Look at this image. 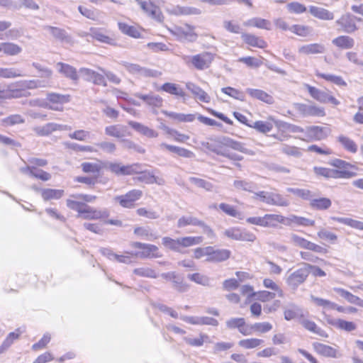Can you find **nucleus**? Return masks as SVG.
Listing matches in <instances>:
<instances>
[{
	"label": "nucleus",
	"instance_id": "f257e3e1",
	"mask_svg": "<svg viewBox=\"0 0 363 363\" xmlns=\"http://www.w3.org/2000/svg\"><path fill=\"white\" fill-rule=\"evenodd\" d=\"M96 196L86 194H74L66 201L67 206L77 213L78 216L86 220H104L110 216L107 209H99L88 205L94 201Z\"/></svg>",
	"mask_w": 363,
	"mask_h": 363
},
{
	"label": "nucleus",
	"instance_id": "f03ea898",
	"mask_svg": "<svg viewBox=\"0 0 363 363\" xmlns=\"http://www.w3.org/2000/svg\"><path fill=\"white\" fill-rule=\"evenodd\" d=\"M141 11L150 18L162 23L164 20L161 2L162 0H135Z\"/></svg>",
	"mask_w": 363,
	"mask_h": 363
},
{
	"label": "nucleus",
	"instance_id": "7ed1b4c3",
	"mask_svg": "<svg viewBox=\"0 0 363 363\" xmlns=\"http://www.w3.org/2000/svg\"><path fill=\"white\" fill-rule=\"evenodd\" d=\"M333 167V174L335 179H351L357 175L359 167L354 164L348 162L341 159H335L330 162Z\"/></svg>",
	"mask_w": 363,
	"mask_h": 363
},
{
	"label": "nucleus",
	"instance_id": "20e7f679",
	"mask_svg": "<svg viewBox=\"0 0 363 363\" xmlns=\"http://www.w3.org/2000/svg\"><path fill=\"white\" fill-rule=\"evenodd\" d=\"M286 218L279 214H264L263 216H252L247 218V223L263 228H276L285 223Z\"/></svg>",
	"mask_w": 363,
	"mask_h": 363
},
{
	"label": "nucleus",
	"instance_id": "39448f33",
	"mask_svg": "<svg viewBox=\"0 0 363 363\" xmlns=\"http://www.w3.org/2000/svg\"><path fill=\"white\" fill-rule=\"evenodd\" d=\"M195 29V26L186 22L180 21L173 25L169 30L178 39L193 42L198 37Z\"/></svg>",
	"mask_w": 363,
	"mask_h": 363
},
{
	"label": "nucleus",
	"instance_id": "423d86ee",
	"mask_svg": "<svg viewBox=\"0 0 363 363\" xmlns=\"http://www.w3.org/2000/svg\"><path fill=\"white\" fill-rule=\"evenodd\" d=\"M274 128H276L277 132L272 135V137L280 141H283L291 138V133L303 132V128L301 126L289 123L278 119H276Z\"/></svg>",
	"mask_w": 363,
	"mask_h": 363
},
{
	"label": "nucleus",
	"instance_id": "0eeeda50",
	"mask_svg": "<svg viewBox=\"0 0 363 363\" xmlns=\"http://www.w3.org/2000/svg\"><path fill=\"white\" fill-rule=\"evenodd\" d=\"M143 195V192L142 190L133 189L124 194L116 196L114 199L121 207L131 209L136 206Z\"/></svg>",
	"mask_w": 363,
	"mask_h": 363
},
{
	"label": "nucleus",
	"instance_id": "6e6552de",
	"mask_svg": "<svg viewBox=\"0 0 363 363\" xmlns=\"http://www.w3.org/2000/svg\"><path fill=\"white\" fill-rule=\"evenodd\" d=\"M69 94H61L55 92H50L46 95L44 101V107L57 111H62L64 105L70 101Z\"/></svg>",
	"mask_w": 363,
	"mask_h": 363
},
{
	"label": "nucleus",
	"instance_id": "1a4fd4ad",
	"mask_svg": "<svg viewBox=\"0 0 363 363\" xmlns=\"http://www.w3.org/2000/svg\"><path fill=\"white\" fill-rule=\"evenodd\" d=\"M215 58V53L206 51L191 56L188 63L197 70H204L211 67Z\"/></svg>",
	"mask_w": 363,
	"mask_h": 363
},
{
	"label": "nucleus",
	"instance_id": "9d476101",
	"mask_svg": "<svg viewBox=\"0 0 363 363\" xmlns=\"http://www.w3.org/2000/svg\"><path fill=\"white\" fill-rule=\"evenodd\" d=\"M294 108L296 113L302 117H324L326 115L325 108L315 104L295 103Z\"/></svg>",
	"mask_w": 363,
	"mask_h": 363
},
{
	"label": "nucleus",
	"instance_id": "9b49d317",
	"mask_svg": "<svg viewBox=\"0 0 363 363\" xmlns=\"http://www.w3.org/2000/svg\"><path fill=\"white\" fill-rule=\"evenodd\" d=\"M30 165L27 166L26 170L33 177L43 182L50 179L51 174L45 171L39 170L38 167H45L48 164V161L41 158H31L28 160Z\"/></svg>",
	"mask_w": 363,
	"mask_h": 363
},
{
	"label": "nucleus",
	"instance_id": "f8f14e48",
	"mask_svg": "<svg viewBox=\"0 0 363 363\" xmlns=\"http://www.w3.org/2000/svg\"><path fill=\"white\" fill-rule=\"evenodd\" d=\"M329 133L330 130L326 127L310 125L306 127V129L303 128V132H299L298 133L303 134L302 137L300 138L301 140L306 142H312L321 140L327 138Z\"/></svg>",
	"mask_w": 363,
	"mask_h": 363
},
{
	"label": "nucleus",
	"instance_id": "ddd939ff",
	"mask_svg": "<svg viewBox=\"0 0 363 363\" xmlns=\"http://www.w3.org/2000/svg\"><path fill=\"white\" fill-rule=\"evenodd\" d=\"M90 35L93 39L101 43L113 46L117 45V36L116 33L104 28H91Z\"/></svg>",
	"mask_w": 363,
	"mask_h": 363
},
{
	"label": "nucleus",
	"instance_id": "4468645a",
	"mask_svg": "<svg viewBox=\"0 0 363 363\" xmlns=\"http://www.w3.org/2000/svg\"><path fill=\"white\" fill-rule=\"evenodd\" d=\"M134 248L139 250L135 255L141 258L155 259L160 258L162 254L157 246L152 244L136 242L133 244Z\"/></svg>",
	"mask_w": 363,
	"mask_h": 363
},
{
	"label": "nucleus",
	"instance_id": "2eb2a0df",
	"mask_svg": "<svg viewBox=\"0 0 363 363\" xmlns=\"http://www.w3.org/2000/svg\"><path fill=\"white\" fill-rule=\"evenodd\" d=\"M323 318L325 323L341 330L352 332L357 329V325L353 321H348L342 318H335L331 314L323 311Z\"/></svg>",
	"mask_w": 363,
	"mask_h": 363
},
{
	"label": "nucleus",
	"instance_id": "dca6fc26",
	"mask_svg": "<svg viewBox=\"0 0 363 363\" xmlns=\"http://www.w3.org/2000/svg\"><path fill=\"white\" fill-rule=\"evenodd\" d=\"M256 196L263 202L269 205L278 206H287L289 205L287 199L280 194L267 193L262 191L256 193Z\"/></svg>",
	"mask_w": 363,
	"mask_h": 363
},
{
	"label": "nucleus",
	"instance_id": "f3484780",
	"mask_svg": "<svg viewBox=\"0 0 363 363\" xmlns=\"http://www.w3.org/2000/svg\"><path fill=\"white\" fill-rule=\"evenodd\" d=\"M291 241L296 246L301 248L308 250L319 254L328 253L327 248L312 242L307 239L300 237L297 235H293L291 236Z\"/></svg>",
	"mask_w": 363,
	"mask_h": 363
},
{
	"label": "nucleus",
	"instance_id": "a211bd4d",
	"mask_svg": "<svg viewBox=\"0 0 363 363\" xmlns=\"http://www.w3.org/2000/svg\"><path fill=\"white\" fill-rule=\"evenodd\" d=\"M138 164L123 165L121 163L111 162L108 165L110 171L116 175H132L139 173Z\"/></svg>",
	"mask_w": 363,
	"mask_h": 363
},
{
	"label": "nucleus",
	"instance_id": "6ab92c4d",
	"mask_svg": "<svg viewBox=\"0 0 363 363\" xmlns=\"http://www.w3.org/2000/svg\"><path fill=\"white\" fill-rule=\"evenodd\" d=\"M226 326L229 329H238L245 336L252 335V325L246 323L243 318H233L226 322Z\"/></svg>",
	"mask_w": 363,
	"mask_h": 363
},
{
	"label": "nucleus",
	"instance_id": "aec40b11",
	"mask_svg": "<svg viewBox=\"0 0 363 363\" xmlns=\"http://www.w3.org/2000/svg\"><path fill=\"white\" fill-rule=\"evenodd\" d=\"M308 277V268L306 264L304 267L299 268L292 272L287 278L286 282L289 286L296 288L299 285L303 284Z\"/></svg>",
	"mask_w": 363,
	"mask_h": 363
},
{
	"label": "nucleus",
	"instance_id": "412c9836",
	"mask_svg": "<svg viewBox=\"0 0 363 363\" xmlns=\"http://www.w3.org/2000/svg\"><path fill=\"white\" fill-rule=\"evenodd\" d=\"M335 23L340 27V30L346 33H352L358 30V27L354 21L350 13L342 15Z\"/></svg>",
	"mask_w": 363,
	"mask_h": 363
},
{
	"label": "nucleus",
	"instance_id": "4be33fe9",
	"mask_svg": "<svg viewBox=\"0 0 363 363\" xmlns=\"http://www.w3.org/2000/svg\"><path fill=\"white\" fill-rule=\"evenodd\" d=\"M241 38L245 44L249 47L259 49H265L268 47L267 42L255 33H243L241 35Z\"/></svg>",
	"mask_w": 363,
	"mask_h": 363
},
{
	"label": "nucleus",
	"instance_id": "5701e85b",
	"mask_svg": "<svg viewBox=\"0 0 363 363\" xmlns=\"http://www.w3.org/2000/svg\"><path fill=\"white\" fill-rule=\"evenodd\" d=\"M118 27L122 33L133 38H141L144 32V29L138 24L129 25L125 22H118Z\"/></svg>",
	"mask_w": 363,
	"mask_h": 363
},
{
	"label": "nucleus",
	"instance_id": "b1692460",
	"mask_svg": "<svg viewBox=\"0 0 363 363\" xmlns=\"http://www.w3.org/2000/svg\"><path fill=\"white\" fill-rule=\"evenodd\" d=\"M211 250L208 251V257L206 261L210 262H220L228 259L231 255V252L227 249H215L209 246Z\"/></svg>",
	"mask_w": 363,
	"mask_h": 363
},
{
	"label": "nucleus",
	"instance_id": "393cba45",
	"mask_svg": "<svg viewBox=\"0 0 363 363\" xmlns=\"http://www.w3.org/2000/svg\"><path fill=\"white\" fill-rule=\"evenodd\" d=\"M308 11L312 16L321 21H330L335 18L334 13L323 7L310 6Z\"/></svg>",
	"mask_w": 363,
	"mask_h": 363
},
{
	"label": "nucleus",
	"instance_id": "a878e982",
	"mask_svg": "<svg viewBox=\"0 0 363 363\" xmlns=\"http://www.w3.org/2000/svg\"><path fill=\"white\" fill-rule=\"evenodd\" d=\"M312 346L314 351L320 356L329 358H335L337 356V350L330 345L315 342L312 344Z\"/></svg>",
	"mask_w": 363,
	"mask_h": 363
},
{
	"label": "nucleus",
	"instance_id": "bb28decb",
	"mask_svg": "<svg viewBox=\"0 0 363 363\" xmlns=\"http://www.w3.org/2000/svg\"><path fill=\"white\" fill-rule=\"evenodd\" d=\"M276 118L273 116H269L267 121H257L250 128L262 134H267L274 128Z\"/></svg>",
	"mask_w": 363,
	"mask_h": 363
},
{
	"label": "nucleus",
	"instance_id": "cd10ccee",
	"mask_svg": "<svg viewBox=\"0 0 363 363\" xmlns=\"http://www.w3.org/2000/svg\"><path fill=\"white\" fill-rule=\"evenodd\" d=\"M332 43L339 50H351L354 47L355 41L350 35H341L333 38Z\"/></svg>",
	"mask_w": 363,
	"mask_h": 363
},
{
	"label": "nucleus",
	"instance_id": "c85d7f7f",
	"mask_svg": "<svg viewBox=\"0 0 363 363\" xmlns=\"http://www.w3.org/2000/svg\"><path fill=\"white\" fill-rule=\"evenodd\" d=\"M325 52V46L319 43L303 45L298 48V53L303 55H321Z\"/></svg>",
	"mask_w": 363,
	"mask_h": 363
},
{
	"label": "nucleus",
	"instance_id": "c756f323",
	"mask_svg": "<svg viewBox=\"0 0 363 363\" xmlns=\"http://www.w3.org/2000/svg\"><path fill=\"white\" fill-rule=\"evenodd\" d=\"M80 71L84 72L87 77L86 79L93 84L103 86H107L106 77L103 72L99 73L96 71L87 68H82L80 69Z\"/></svg>",
	"mask_w": 363,
	"mask_h": 363
},
{
	"label": "nucleus",
	"instance_id": "7c9ffc66",
	"mask_svg": "<svg viewBox=\"0 0 363 363\" xmlns=\"http://www.w3.org/2000/svg\"><path fill=\"white\" fill-rule=\"evenodd\" d=\"M301 325L308 331L315 333L322 337L327 338L328 334L321 329L314 320L308 318H303L301 321Z\"/></svg>",
	"mask_w": 363,
	"mask_h": 363
},
{
	"label": "nucleus",
	"instance_id": "2f4dec72",
	"mask_svg": "<svg viewBox=\"0 0 363 363\" xmlns=\"http://www.w3.org/2000/svg\"><path fill=\"white\" fill-rule=\"evenodd\" d=\"M245 26L265 30H271L272 28L271 21L261 17H254L247 20L245 22Z\"/></svg>",
	"mask_w": 363,
	"mask_h": 363
},
{
	"label": "nucleus",
	"instance_id": "473e14b6",
	"mask_svg": "<svg viewBox=\"0 0 363 363\" xmlns=\"http://www.w3.org/2000/svg\"><path fill=\"white\" fill-rule=\"evenodd\" d=\"M186 87L196 99L206 104L211 102L210 95L199 86L190 83L186 85Z\"/></svg>",
	"mask_w": 363,
	"mask_h": 363
},
{
	"label": "nucleus",
	"instance_id": "72a5a7b5",
	"mask_svg": "<svg viewBox=\"0 0 363 363\" xmlns=\"http://www.w3.org/2000/svg\"><path fill=\"white\" fill-rule=\"evenodd\" d=\"M162 113L167 117L177 123H191L196 119L194 113H182L168 111H162Z\"/></svg>",
	"mask_w": 363,
	"mask_h": 363
},
{
	"label": "nucleus",
	"instance_id": "f704fd0d",
	"mask_svg": "<svg viewBox=\"0 0 363 363\" xmlns=\"http://www.w3.org/2000/svg\"><path fill=\"white\" fill-rule=\"evenodd\" d=\"M247 92L250 97L262 101L267 104H272L274 102L273 96L263 90L258 89H247Z\"/></svg>",
	"mask_w": 363,
	"mask_h": 363
},
{
	"label": "nucleus",
	"instance_id": "c9c22d12",
	"mask_svg": "<svg viewBox=\"0 0 363 363\" xmlns=\"http://www.w3.org/2000/svg\"><path fill=\"white\" fill-rule=\"evenodd\" d=\"M333 290L350 303L356 304L363 308V299L360 297L342 288H334Z\"/></svg>",
	"mask_w": 363,
	"mask_h": 363
},
{
	"label": "nucleus",
	"instance_id": "e433bc0d",
	"mask_svg": "<svg viewBox=\"0 0 363 363\" xmlns=\"http://www.w3.org/2000/svg\"><path fill=\"white\" fill-rule=\"evenodd\" d=\"M138 98L153 108H160L163 104V99L159 95L138 94Z\"/></svg>",
	"mask_w": 363,
	"mask_h": 363
},
{
	"label": "nucleus",
	"instance_id": "4c0bfd02",
	"mask_svg": "<svg viewBox=\"0 0 363 363\" xmlns=\"http://www.w3.org/2000/svg\"><path fill=\"white\" fill-rule=\"evenodd\" d=\"M57 66L59 67V72L63 74L65 77L73 81L78 80L79 77L75 67L63 62H58Z\"/></svg>",
	"mask_w": 363,
	"mask_h": 363
},
{
	"label": "nucleus",
	"instance_id": "58836bf2",
	"mask_svg": "<svg viewBox=\"0 0 363 363\" xmlns=\"http://www.w3.org/2000/svg\"><path fill=\"white\" fill-rule=\"evenodd\" d=\"M337 140L346 151L352 154H354L357 152V145L350 138L344 135H340L337 137Z\"/></svg>",
	"mask_w": 363,
	"mask_h": 363
},
{
	"label": "nucleus",
	"instance_id": "ea45409f",
	"mask_svg": "<svg viewBox=\"0 0 363 363\" xmlns=\"http://www.w3.org/2000/svg\"><path fill=\"white\" fill-rule=\"evenodd\" d=\"M104 130L105 134L109 137L121 138L125 136V127L119 124L106 126Z\"/></svg>",
	"mask_w": 363,
	"mask_h": 363
},
{
	"label": "nucleus",
	"instance_id": "a19ab883",
	"mask_svg": "<svg viewBox=\"0 0 363 363\" xmlns=\"http://www.w3.org/2000/svg\"><path fill=\"white\" fill-rule=\"evenodd\" d=\"M101 162L100 163H92V162H82L81 164V168L84 173L85 174H92L94 176L100 175L102 170Z\"/></svg>",
	"mask_w": 363,
	"mask_h": 363
},
{
	"label": "nucleus",
	"instance_id": "79ce46f5",
	"mask_svg": "<svg viewBox=\"0 0 363 363\" xmlns=\"http://www.w3.org/2000/svg\"><path fill=\"white\" fill-rule=\"evenodd\" d=\"M180 252L183 248L190 247L194 245H199L203 242L201 236H186L179 238Z\"/></svg>",
	"mask_w": 363,
	"mask_h": 363
},
{
	"label": "nucleus",
	"instance_id": "37998d69",
	"mask_svg": "<svg viewBox=\"0 0 363 363\" xmlns=\"http://www.w3.org/2000/svg\"><path fill=\"white\" fill-rule=\"evenodd\" d=\"M29 94L28 91H25L21 84L19 85V87L11 89L9 93H5L4 90H0V99L21 98L27 96Z\"/></svg>",
	"mask_w": 363,
	"mask_h": 363
},
{
	"label": "nucleus",
	"instance_id": "c03bdc74",
	"mask_svg": "<svg viewBox=\"0 0 363 363\" xmlns=\"http://www.w3.org/2000/svg\"><path fill=\"white\" fill-rule=\"evenodd\" d=\"M331 205V200L326 197L313 199L310 202L311 207L318 211L327 210L330 208Z\"/></svg>",
	"mask_w": 363,
	"mask_h": 363
},
{
	"label": "nucleus",
	"instance_id": "a18cd8bd",
	"mask_svg": "<svg viewBox=\"0 0 363 363\" xmlns=\"http://www.w3.org/2000/svg\"><path fill=\"white\" fill-rule=\"evenodd\" d=\"M129 124L133 129L148 138H157L158 136L157 131L140 123L130 122Z\"/></svg>",
	"mask_w": 363,
	"mask_h": 363
},
{
	"label": "nucleus",
	"instance_id": "49530a36",
	"mask_svg": "<svg viewBox=\"0 0 363 363\" xmlns=\"http://www.w3.org/2000/svg\"><path fill=\"white\" fill-rule=\"evenodd\" d=\"M332 219L337 223H342L354 229L363 230V222L351 218L333 217Z\"/></svg>",
	"mask_w": 363,
	"mask_h": 363
},
{
	"label": "nucleus",
	"instance_id": "de8ad7c7",
	"mask_svg": "<svg viewBox=\"0 0 363 363\" xmlns=\"http://www.w3.org/2000/svg\"><path fill=\"white\" fill-rule=\"evenodd\" d=\"M162 146L164 147L167 150H169V152L176 153L180 157L189 158L194 156V153L191 151L184 147L167 145L165 143L162 144Z\"/></svg>",
	"mask_w": 363,
	"mask_h": 363
},
{
	"label": "nucleus",
	"instance_id": "09e8293b",
	"mask_svg": "<svg viewBox=\"0 0 363 363\" xmlns=\"http://www.w3.org/2000/svg\"><path fill=\"white\" fill-rule=\"evenodd\" d=\"M0 52L7 55H16L21 52V48L12 43H3L0 44Z\"/></svg>",
	"mask_w": 363,
	"mask_h": 363
},
{
	"label": "nucleus",
	"instance_id": "8fccbe9b",
	"mask_svg": "<svg viewBox=\"0 0 363 363\" xmlns=\"http://www.w3.org/2000/svg\"><path fill=\"white\" fill-rule=\"evenodd\" d=\"M316 76L320 79H323L327 82H333L338 86H347L346 82L340 76H336L333 74H325V73H316Z\"/></svg>",
	"mask_w": 363,
	"mask_h": 363
},
{
	"label": "nucleus",
	"instance_id": "3c124183",
	"mask_svg": "<svg viewBox=\"0 0 363 363\" xmlns=\"http://www.w3.org/2000/svg\"><path fill=\"white\" fill-rule=\"evenodd\" d=\"M263 343V340L258 338L243 339L239 341L238 345L245 350L254 349L259 347Z\"/></svg>",
	"mask_w": 363,
	"mask_h": 363
},
{
	"label": "nucleus",
	"instance_id": "603ef678",
	"mask_svg": "<svg viewBox=\"0 0 363 363\" xmlns=\"http://www.w3.org/2000/svg\"><path fill=\"white\" fill-rule=\"evenodd\" d=\"M290 31L299 37H307L311 33V28L308 26L302 24H294L290 28Z\"/></svg>",
	"mask_w": 363,
	"mask_h": 363
},
{
	"label": "nucleus",
	"instance_id": "864d4df0",
	"mask_svg": "<svg viewBox=\"0 0 363 363\" xmlns=\"http://www.w3.org/2000/svg\"><path fill=\"white\" fill-rule=\"evenodd\" d=\"M63 194V190L45 189L42 191L41 196L44 200L48 201L51 199H59L62 196Z\"/></svg>",
	"mask_w": 363,
	"mask_h": 363
},
{
	"label": "nucleus",
	"instance_id": "5fc2aeb1",
	"mask_svg": "<svg viewBox=\"0 0 363 363\" xmlns=\"http://www.w3.org/2000/svg\"><path fill=\"white\" fill-rule=\"evenodd\" d=\"M161 90L172 95L184 96V92L179 86L173 83L167 82L162 85Z\"/></svg>",
	"mask_w": 363,
	"mask_h": 363
},
{
	"label": "nucleus",
	"instance_id": "6e6d98bb",
	"mask_svg": "<svg viewBox=\"0 0 363 363\" xmlns=\"http://www.w3.org/2000/svg\"><path fill=\"white\" fill-rule=\"evenodd\" d=\"M276 294L274 292H271L266 290L258 291L255 293H253V297L255 298L257 301L262 303L269 302L273 300Z\"/></svg>",
	"mask_w": 363,
	"mask_h": 363
},
{
	"label": "nucleus",
	"instance_id": "4d7b16f0",
	"mask_svg": "<svg viewBox=\"0 0 363 363\" xmlns=\"http://www.w3.org/2000/svg\"><path fill=\"white\" fill-rule=\"evenodd\" d=\"M25 120L20 114H13L1 120V124L4 126H13L23 123Z\"/></svg>",
	"mask_w": 363,
	"mask_h": 363
},
{
	"label": "nucleus",
	"instance_id": "13d9d810",
	"mask_svg": "<svg viewBox=\"0 0 363 363\" xmlns=\"http://www.w3.org/2000/svg\"><path fill=\"white\" fill-rule=\"evenodd\" d=\"M305 86L308 94L313 99H315L318 101L325 103V99H324V97L326 96L325 93L321 91L316 87L311 86L309 84H306Z\"/></svg>",
	"mask_w": 363,
	"mask_h": 363
},
{
	"label": "nucleus",
	"instance_id": "bf43d9fd",
	"mask_svg": "<svg viewBox=\"0 0 363 363\" xmlns=\"http://www.w3.org/2000/svg\"><path fill=\"white\" fill-rule=\"evenodd\" d=\"M286 9L288 11L292 14H302L307 11V7L298 1H291L289 3L286 5Z\"/></svg>",
	"mask_w": 363,
	"mask_h": 363
},
{
	"label": "nucleus",
	"instance_id": "052dcab7",
	"mask_svg": "<svg viewBox=\"0 0 363 363\" xmlns=\"http://www.w3.org/2000/svg\"><path fill=\"white\" fill-rule=\"evenodd\" d=\"M313 172L318 177H323L325 179H334L333 168H328L325 167H314Z\"/></svg>",
	"mask_w": 363,
	"mask_h": 363
},
{
	"label": "nucleus",
	"instance_id": "680f3d73",
	"mask_svg": "<svg viewBox=\"0 0 363 363\" xmlns=\"http://www.w3.org/2000/svg\"><path fill=\"white\" fill-rule=\"evenodd\" d=\"M221 91L223 94H225L235 99H237L239 101H244L245 95H244L243 92L239 89H237L231 87V86H226V87L222 88Z\"/></svg>",
	"mask_w": 363,
	"mask_h": 363
},
{
	"label": "nucleus",
	"instance_id": "e2e57ef3",
	"mask_svg": "<svg viewBox=\"0 0 363 363\" xmlns=\"http://www.w3.org/2000/svg\"><path fill=\"white\" fill-rule=\"evenodd\" d=\"M21 84L25 89L26 91H28L29 89H38L39 87H45L48 85V82L40 81L38 79L28 80L23 81L21 82Z\"/></svg>",
	"mask_w": 363,
	"mask_h": 363
},
{
	"label": "nucleus",
	"instance_id": "0e129e2a",
	"mask_svg": "<svg viewBox=\"0 0 363 363\" xmlns=\"http://www.w3.org/2000/svg\"><path fill=\"white\" fill-rule=\"evenodd\" d=\"M162 242V245L167 248L174 252H180L179 238L174 239L170 237H164Z\"/></svg>",
	"mask_w": 363,
	"mask_h": 363
},
{
	"label": "nucleus",
	"instance_id": "69168bd1",
	"mask_svg": "<svg viewBox=\"0 0 363 363\" xmlns=\"http://www.w3.org/2000/svg\"><path fill=\"white\" fill-rule=\"evenodd\" d=\"M317 236L319 239L334 243L337 240V235L325 228H321L318 233Z\"/></svg>",
	"mask_w": 363,
	"mask_h": 363
},
{
	"label": "nucleus",
	"instance_id": "338daca9",
	"mask_svg": "<svg viewBox=\"0 0 363 363\" xmlns=\"http://www.w3.org/2000/svg\"><path fill=\"white\" fill-rule=\"evenodd\" d=\"M223 27L227 31L235 34L241 33L242 30L239 22L235 20H229L224 21Z\"/></svg>",
	"mask_w": 363,
	"mask_h": 363
},
{
	"label": "nucleus",
	"instance_id": "774afa93",
	"mask_svg": "<svg viewBox=\"0 0 363 363\" xmlns=\"http://www.w3.org/2000/svg\"><path fill=\"white\" fill-rule=\"evenodd\" d=\"M272 329V325L269 322H259L252 324V334L266 333Z\"/></svg>",
	"mask_w": 363,
	"mask_h": 363
}]
</instances>
